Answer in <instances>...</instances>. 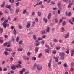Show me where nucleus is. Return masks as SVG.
<instances>
[{
  "label": "nucleus",
  "mask_w": 74,
  "mask_h": 74,
  "mask_svg": "<svg viewBox=\"0 0 74 74\" xmlns=\"http://www.w3.org/2000/svg\"><path fill=\"white\" fill-rule=\"evenodd\" d=\"M66 15L67 16H71V13L69 12L67 14V13L66 12Z\"/></svg>",
  "instance_id": "obj_15"
},
{
  "label": "nucleus",
  "mask_w": 74,
  "mask_h": 74,
  "mask_svg": "<svg viewBox=\"0 0 74 74\" xmlns=\"http://www.w3.org/2000/svg\"><path fill=\"white\" fill-rule=\"evenodd\" d=\"M35 25V22L34 21H33L32 23V27H34V26Z\"/></svg>",
  "instance_id": "obj_28"
},
{
  "label": "nucleus",
  "mask_w": 74,
  "mask_h": 74,
  "mask_svg": "<svg viewBox=\"0 0 74 74\" xmlns=\"http://www.w3.org/2000/svg\"><path fill=\"white\" fill-rule=\"evenodd\" d=\"M18 63L19 64H18V66L16 65V67H17V68H19V67H20V68H21L22 67V66H21V62L20 61H18Z\"/></svg>",
  "instance_id": "obj_2"
},
{
  "label": "nucleus",
  "mask_w": 74,
  "mask_h": 74,
  "mask_svg": "<svg viewBox=\"0 0 74 74\" xmlns=\"http://www.w3.org/2000/svg\"><path fill=\"white\" fill-rule=\"evenodd\" d=\"M61 29L62 30V32H64L65 30V29H64V28L63 27H62V28H61Z\"/></svg>",
  "instance_id": "obj_43"
},
{
  "label": "nucleus",
  "mask_w": 74,
  "mask_h": 74,
  "mask_svg": "<svg viewBox=\"0 0 74 74\" xmlns=\"http://www.w3.org/2000/svg\"><path fill=\"white\" fill-rule=\"evenodd\" d=\"M51 15H52L51 13L49 14L48 17V19H51Z\"/></svg>",
  "instance_id": "obj_12"
},
{
  "label": "nucleus",
  "mask_w": 74,
  "mask_h": 74,
  "mask_svg": "<svg viewBox=\"0 0 74 74\" xmlns=\"http://www.w3.org/2000/svg\"><path fill=\"white\" fill-rule=\"evenodd\" d=\"M23 41L22 40H20L19 41V44L20 45H22L23 44Z\"/></svg>",
  "instance_id": "obj_26"
},
{
  "label": "nucleus",
  "mask_w": 74,
  "mask_h": 74,
  "mask_svg": "<svg viewBox=\"0 0 74 74\" xmlns=\"http://www.w3.org/2000/svg\"><path fill=\"white\" fill-rule=\"evenodd\" d=\"M10 61H11V62H12L13 60V58L12 57L10 58Z\"/></svg>",
  "instance_id": "obj_48"
},
{
  "label": "nucleus",
  "mask_w": 74,
  "mask_h": 74,
  "mask_svg": "<svg viewBox=\"0 0 74 74\" xmlns=\"http://www.w3.org/2000/svg\"><path fill=\"white\" fill-rule=\"evenodd\" d=\"M69 33H68L66 35L65 37V38L66 39V38H69Z\"/></svg>",
  "instance_id": "obj_18"
},
{
  "label": "nucleus",
  "mask_w": 74,
  "mask_h": 74,
  "mask_svg": "<svg viewBox=\"0 0 74 74\" xmlns=\"http://www.w3.org/2000/svg\"><path fill=\"white\" fill-rule=\"evenodd\" d=\"M50 31V28L49 27H47V32L49 33Z\"/></svg>",
  "instance_id": "obj_17"
},
{
  "label": "nucleus",
  "mask_w": 74,
  "mask_h": 74,
  "mask_svg": "<svg viewBox=\"0 0 74 74\" xmlns=\"http://www.w3.org/2000/svg\"><path fill=\"white\" fill-rule=\"evenodd\" d=\"M32 15L33 16L35 15V12H32Z\"/></svg>",
  "instance_id": "obj_52"
},
{
  "label": "nucleus",
  "mask_w": 74,
  "mask_h": 74,
  "mask_svg": "<svg viewBox=\"0 0 74 74\" xmlns=\"http://www.w3.org/2000/svg\"><path fill=\"white\" fill-rule=\"evenodd\" d=\"M19 3L18 2L16 3V7H18L19 6Z\"/></svg>",
  "instance_id": "obj_46"
},
{
  "label": "nucleus",
  "mask_w": 74,
  "mask_h": 74,
  "mask_svg": "<svg viewBox=\"0 0 74 74\" xmlns=\"http://www.w3.org/2000/svg\"><path fill=\"white\" fill-rule=\"evenodd\" d=\"M19 8H18L17 9H16V13H17V14H18V12H19Z\"/></svg>",
  "instance_id": "obj_30"
},
{
  "label": "nucleus",
  "mask_w": 74,
  "mask_h": 74,
  "mask_svg": "<svg viewBox=\"0 0 74 74\" xmlns=\"http://www.w3.org/2000/svg\"><path fill=\"white\" fill-rule=\"evenodd\" d=\"M53 41L55 42H58V40L57 39H55L53 40Z\"/></svg>",
  "instance_id": "obj_37"
},
{
  "label": "nucleus",
  "mask_w": 74,
  "mask_h": 74,
  "mask_svg": "<svg viewBox=\"0 0 74 74\" xmlns=\"http://www.w3.org/2000/svg\"><path fill=\"white\" fill-rule=\"evenodd\" d=\"M19 28L20 29H22V26H21V25H19Z\"/></svg>",
  "instance_id": "obj_55"
},
{
  "label": "nucleus",
  "mask_w": 74,
  "mask_h": 74,
  "mask_svg": "<svg viewBox=\"0 0 74 74\" xmlns=\"http://www.w3.org/2000/svg\"><path fill=\"white\" fill-rule=\"evenodd\" d=\"M0 42L3 44V43H4V40H1L0 39Z\"/></svg>",
  "instance_id": "obj_38"
},
{
  "label": "nucleus",
  "mask_w": 74,
  "mask_h": 74,
  "mask_svg": "<svg viewBox=\"0 0 74 74\" xmlns=\"http://www.w3.org/2000/svg\"><path fill=\"white\" fill-rule=\"evenodd\" d=\"M36 67H37V64H34V66H33V68L34 69H36Z\"/></svg>",
  "instance_id": "obj_23"
},
{
  "label": "nucleus",
  "mask_w": 74,
  "mask_h": 74,
  "mask_svg": "<svg viewBox=\"0 0 74 74\" xmlns=\"http://www.w3.org/2000/svg\"><path fill=\"white\" fill-rule=\"evenodd\" d=\"M64 66L65 67H67V64L66 63H65L64 64Z\"/></svg>",
  "instance_id": "obj_45"
},
{
  "label": "nucleus",
  "mask_w": 74,
  "mask_h": 74,
  "mask_svg": "<svg viewBox=\"0 0 74 74\" xmlns=\"http://www.w3.org/2000/svg\"><path fill=\"white\" fill-rule=\"evenodd\" d=\"M41 55H42V53L39 54H38V57H39V58H40V57H41Z\"/></svg>",
  "instance_id": "obj_47"
},
{
  "label": "nucleus",
  "mask_w": 74,
  "mask_h": 74,
  "mask_svg": "<svg viewBox=\"0 0 74 74\" xmlns=\"http://www.w3.org/2000/svg\"><path fill=\"white\" fill-rule=\"evenodd\" d=\"M74 51L73 50H71V56H73V55H74Z\"/></svg>",
  "instance_id": "obj_21"
},
{
  "label": "nucleus",
  "mask_w": 74,
  "mask_h": 74,
  "mask_svg": "<svg viewBox=\"0 0 74 74\" xmlns=\"http://www.w3.org/2000/svg\"><path fill=\"white\" fill-rule=\"evenodd\" d=\"M69 21L70 22V23L71 24V25H73V22H72L71 21V20H69Z\"/></svg>",
  "instance_id": "obj_53"
},
{
  "label": "nucleus",
  "mask_w": 74,
  "mask_h": 74,
  "mask_svg": "<svg viewBox=\"0 0 74 74\" xmlns=\"http://www.w3.org/2000/svg\"><path fill=\"white\" fill-rule=\"evenodd\" d=\"M43 21H44L45 23H46L47 19H46V18H45L44 17L43 18Z\"/></svg>",
  "instance_id": "obj_41"
},
{
  "label": "nucleus",
  "mask_w": 74,
  "mask_h": 74,
  "mask_svg": "<svg viewBox=\"0 0 74 74\" xmlns=\"http://www.w3.org/2000/svg\"><path fill=\"white\" fill-rule=\"evenodd\" d=\"M51 62H52V61L51 60L50 61L48 64V66L49 67V69H51V68H50V67H51Z\"/></svg>",
  "instance_id": "obj_9"
},
{
  "label": "nucleus",
  "mask_w": 74,
  "mask_h": 74,
  "mask_svg": "<svg viewBox=\"0 0 74 74\" xmlns=\"http://www.w3.org/2000/svg\"><path fill=\"white\" fill-rule=\"evenodd\" d=\"M41 44H44V41L43 40L41 42Z\"/></svg>",
  "instance_id": "obj_57"
},
{
  "label": "nucleus",
  "mask_w": 74,
  "mask_h": 74,
  "mask_svg": "<svg viewBox=\"0 0 74 74\" xmlns=\"http://www.w3.org/2000/svg\"><path fill=\"white\" fill-rule=\"evenodd\" d=\"M5 38H7L8 37V36L7 35H5L4 36Z\"/></svg>",
  "instance_id": "obj_63"
},
{
  "label": "nucleus",
  "mask_w": 74,
  "mask_h": 74,
  "mask_svg": "<svg viewBox=\"0 0 74 74\" xmlns=\"http://www.w3.org/2000/svg\"><path fill=\"white\" fill-rule=\"evenodd\" d=\"M66 53L67 54H69L70 53V51H69V49H66Z\"/></svg>",
  "instance_id": "obj_24"
},
{
  "label": "nucleus",
  "mask_w": 74,
  "mask_h": 74,
  "mask_svg": "<svg viewBox=\"0 0 74 74\" xmlns=\"http://www.w3.org/2000/svg\"><path fill=\"white\" fill-rule=\"evenodd\" d=\"M4 53L5 55H9V54L7 51H5Z\"/></svg>",
  "instance_id": "obj_36"
},
{
  "label": "nucleus",
  "mask_w": 74,
  "mask_h": 74,
  "mask_svg": "<svg viewBox=\"0 0 74 74\" xmlns=\"http://www.w3.org/2000/svg\"><path fill=\"white\" fill-rule=\"evenodd\" d=\"M72 5V3H69L68 6V7L69 8H70L71 6Z\"/></svg>",
  "instance_id": "obj_20"
},
{
  "label": "nucleus",
  "mask_w": 74,
  "mask_h": 74,
  "mask_svg": "<svg viewBox=\"0 0 74 74\" xmlns=\"http://www.w3.org/2000/svg\"><path fill=\"white\" fill-rule=\"evenodd\" d=\"M39 48L38 47H36L35 48V52H38Z\"/></svg>",
  "instance_id": "obj_11"
},
{
  "label": "nucleus",
  "mask_w": 74,
  "mask_h": 74,
  "mask_svg": "<svg viewBox=\"0 0 74 74\" xmlns=\"http://www.w3.org/2000/svg\"><path fill=\"white\" fill-rule=\"evenodd\" d=\"M58 6L59 8L58 10L60 11H62V8L60 7V3H58Z\"/></svg>",
  "instance_id": "obj_7"
},
{
  "label": "nucleus",
  "mask_w": 74,
  "mask_h": 74,
  "mask_svg": "<svg viewBox=\"0 0 74 74\" xmlns=\"http://www.w3.org/2000/svg\"><path fill=\"white\" fill-rule=\"evenodd\" d=\"M13 34L14 35H16V31L15 29H14L13 31Z\"/></svg>",
  "instance_id": "obj_25"
},
{
  "label": "nucleus",
  "mask_w": 74,
  "mask_h": 74,
  "mask_svg": "<svg viewBox=\"0 0 74 74\" xmlns=\"http://www.w3.org/2000/svg\"><path fill=\"white\" fill-rule=\"evenodd\" d=\"M30 55H31V53L30 52H28V53H27V55H28V56H30Z\"/></svg>",
  "instance_id": "obj_39"
},
{
  "label": "nucleus",
  "mask_w": 74,
  "mask_h": 74,
  "mask_svg": "<svg viewBox=\"0 0 74 74\" xmlns=\"http://www.w3.org/2000/svg\"><path fill=\"white\" fill-rule=\"evenodd\" d=\"M42 66L39 65H38L37 66L36 69L37 70H38L39 71H41L42 70Z\"/></svg>",
  "instance_id": "obj_1"
},
{
  "label": "nucleus",
  "mask_w": 74,
  "mask_h": 74,
  "mask_svg": "<svg viewBox=\"0 0 74 74\" xmlns=\"http://www.w3.org/2000/svg\"><path fill=\"white\" fill-rule=\"evenodd\" d=\"M23 58L24 59H25V60H29V59H30V58L28 57V56H27L26 57V56H23Z\"/></svg>",
  "instance_id": "obj_4"
},
{
  "label": "nucleus",
  "mask_w": 74,
  "mask_h": 74,
  "mask_svg": "<svg viewBox=\"0 0 74 74\" xmlns=\"http://www.w3.org/2000/svg\"><path fill=\"white\" fill-rule=\"evenodd\" d=\"M38 16H41V12H38Z\"/></svg>",
  "instance_id": "obj_32"
},
{
  "label": "nucleus",
  "mask_w": 74,
  "mask_h": 74,
  "mask_svg": "<svg viewBox=\"0 0 74 74\" xmlns=\"http://www.w3.org/2000/svg\"><path fill=\"white\" fill-rule=\"evenodd\" d=\"M1 7H4V6H5V3L3 2L2 4L1 5Z\"/></svg>",
  "instance_id": "obj_16"
},
{
  "label": "nucleus",
  "mask_w": 74,
  "mask_h": 74,
  "mask_svg": "<svg viewBox=\"0 0 74 74\" xmlns=\"http://www.w3.org/2000/svg\"><path fill=\"white\" fill-rule=\"evenodd\" d=\"M18 19V18L17 17H16L13 20V21H16Z\"/></svg>",
  "instance_id": "obj_49"
},
{
  "label": "nucleus",
  "mask_w": 74,
  "mask_h": 74,
  "mask_svg": "<svg viewBox=\"0 0 74 74\" xmlns=\"http://www.w3.org/2000/svg\"><path fill=\"white\" fill-rule=\"evenodd\" d=\"M23 71V72H25V69L24 68H23L22 69V71Z\"/></svg>",
  "instance_id": "obj_58"
},
{
  "label": "nucleus",
  "mask_w": 74,
  "mask_h": 74,
  "mask_svg": "<svg viewBox=\"0 0 74 74\" xmlns=\"http://www.w3.org/2000/svg\"><path fill=\"white\" fill-rule=\"evenodd\" d=\"M33 38L34 40H36L37 39V38L36 37V36L34 35L33 36Z\"/></svg>",
  "instance_id": "obj_33"
},
{
  "label": "nucleus",
  "mask_w": 74,
  "mask_h": 74,
  "mask_svg": "<svg viewBox=\"0 0 74 74\" xmlns=\"http://www.w3.org/2000/svg\"><path fill=\"white\" fill-rule=\"evenodd\" d=\"M35 21H36V22H38V18H36L35 19Z\"/></svg>",
  "instance_id": "obj_50"
},
{
  "label": "nucleus",
  "mask_w": 74,
  "mask_h": 74,
  "mask_svg": "<svg viewBox=\"0 0 74 74\" xmlns=\"http://www.w3.org/2000/svg\"><path fill=\"white\" fill-rule=\"evenodd\" d=\"M33 61H36V58L35 57L33 56L32 59Z\"/></svg>",
  "instance_id": "obj_13"
},
{
  "label": "nucleus",
  "mask_w": 74,
  "mask_h": 74,
  "mask_svg": "<svg viewBox=\"0 0 74 74\" xmlns=\"http://www.w3.org/2000/svg\"><path fill=\"white\" fill-rule=\"evenodd\" d=\"M56 50H53L52 52L53 54H56Z\"/></svg>",
  "instance_id": "obj_35"
},
{
  "label": "nucleus",
  "mask_w": 74,
  "mask_h": 74,
  "mask_svg": "<svg viewBox=\"0 0 74 74\" xmlns=\"http://www.w3.org/2000/svg\"><path fill=\"white\" fill-rule=\"evenodd\" d=\"M23 50V49H17V51H20V52H22Z\"/></svg>",
  "instance_id": "obj_31"
},
{
  "label": "nucleus",
  "mask_w": 74,
  "mask_h": 74,
  "mask_svg": "<svg viewBox=\"0 0 74 74\" xmlns=\"http://www.w3.org/2000/svg\"><path fill=\"white\" fill-rule=\"evenodd\" d=\"M10 72L12 74H14V71L12 70Z\"/></svg>",
  "instance_id": "obj_62"
},
{
  "label": "nucleus",
  "mask_w": 74,
  "mask_h": 74,
  "mask_svg": "<svg viewBox=\"0 0 74 74\" xmlns=\"http://www.w3.org/2000/svg\"><path fill=\"white\" fill-rule=\"evenodd\" d=\"M8 22V20H5L4 21V23H3V26H4V27H5L6 26V23L7 22Z\"/></svg>",
  "instance_id": "obj_3"
},
{
  "label": "nucleus",
  "mask_w": 74,
  "mask_h": 74,
  "mask_svg": "<svg viewBox=\"0 0 74 74\" xmlns=\"http://www.w3.org/2000/svg\"><path fill=\"white\" fill-rule=\"evenodd\" d=\"M10 26L9 24H7V23H6V26H6V27H5V28H6V27H7V26L8 27V26Z\"/></svg>",
  "instance_id": "obj_54"
},
{
  "label": "nucleus",
  "mask_w": 74,
  "mask_h": 74,
  "mask_svg": "<svg viewBox=\"0 0 74 74\" xmlns=\"http://www.w3.org/2000/svg\"><path fill=\"white\" fill-rule=\"evenodd\" d=\"M19 40V37H17L16 39V41L17 42H18Z\"/></svg>",
  "instance_id": "obj_34"
},
{
  "label": "nucleus",
  "mask_w": 74,
  "mask_h": 74,
  "mask_svg": "<svg viewBox=\"0 0 74 74\" xmlns=\"http://www.w3.org/2000/svg\"><path fill=\"white\" fill-rule=\"evenodd\" d=\"M53 58L55 59V60L56 62H59V60H58V58L57 57H53Z\"/></svg>",
  "instance_id": "obj_8"
},
{
  "label": "nucleus",
  "mask_w": 74,
  "mask_h": 74,
  "mask_svg": "<svg viewBox=\"0 0 74 74\" xmlns=\"http://www.w3.org/2000/svg\"><path fill=\"white\" fill-rule=\"evenodd\" d=\"M42 38H45L46 37V36L43 35L42 36Z\"/></svg>",
  "instance_id": "obj_56"
},
{
  "label": "nucleus",
  "mask_w": 74,
  "mask_h": 74,
  "mask_svg": "<svg viewBox=\"0 0 74 74\" xmlns=\"http://www.w3.org/2000/svg\"><path fill=\"white\" fill-rule=\"evenodd\" d=\"M62 26H65L66 25V22L65 21H64L62 23Z\"/></svg>",
  "instance_id": "obj_42"
},
{
  "label": "nucleus",
  "mask_w": 74,
  "mask_h": 74,
  "mask_svg": "<svg viewBox=\"0 0 74 74\" xmlns=\"http://www.w3.org/2000/svg\"><path fill=\"white\" fill-rule=\"evenodd\" d=\"M42 39H43L42 38L39 37L37 39V40L38 41H41V40H42Z\"/></svg>",
  "instance_id": "obj_22"
},
{
  "label": "nucleus",
  "mask_w": 74,
  "mask_h": 74,
  "mask_svg": "<svg viewBox=\"0 0 74 74\" xmlns=\"http://www.w3.org/2000/svg\"><path fill=\"white\" fill-rule=\"evenodd\" d=\"M60 55L61 57H63V56L65 55V53L63 52H61L60 54Z\"/></svg>",
  "instance_id": "obj_5"
},
{
  "label": "nucleus",
  "mask_w": 74,
  "mask_h": 74,
  "mask_svg": "<svg viewBox=\"0 0 74 74\" xmlns=\"http://www.w3.org/2000/svg\"><path fill=\"white\" fill-rule=\"evenodd\" d=\"M60 10H58V14H60Z\"/></svg>",
  "instance_id": "obj_60"
},
{
  "label": "nucleus",
  "mask_w": 74,
  "mask_h": 74,
  "mask_svg": "<svg viewBox=\"0 0 74 74\" xmlns=\"http://www.w3.org/2000/svg\"><path fill=\"white\" fill-rule=\"evenodd\" d=\"M42 4V1H40V2H39L38 3H37L38 5H41Z\"/></svg>",
  "instance_id": "obj_27"
},
{
  "label": "nucleus",
  "mask_w": 74,
  "mask_h": 74,
  "mask_svg": "<svg viewBox=\"0 0 74 74\" xmlns=\"http://www.w3.org/2000/svg\"><path fill=\"white\" fill-rule=\"evenodd\" d=\"M35 41L36 42L35 45L36 47H38L40 45V42H38V40H36Z\"/></svg>",
  "instance_id": "obj_6"
},
{
  "label": "nucleus",
  "mask_w": 74,
  "mask_h": 74,
  "mask_svg": "<svg viewBox=\"0 0 74 74\" xmlns=\"http://www.w3.org/2000/svg\"><path fill=\"white\" fill-rule=\"evenodd\" d=\"M5 7L7 8H8L9 9H10L11 8V5H6V6H5Z\"/></svg>",
  "instance_id": "obj_19"
},
{
  "label": "nucleus",
  "mask_w": 74,
  "mask_h": 74,
  "mask_svg": "<svg viewBox=\"0 0 74 74\" xmlns=\"http://www.w3.org/2000/svg\"><path fill=\"white\" fill-rule=\"evenodd\" d=\"M11 68L12 70H15V69H16V68L15 67V66L14 65L13 66H11Z\"/></svg>",
  "instance_id": "obj_14"
},
{
  "label": "nucleus",
  "mask_w": 74,
  "mask_h": 74,
  "mask_svg": "<svg viewBox=\"0 0 74 74\" xmlns=\"http://www.w3.org/2000/svg\"><path fill=\"white\" fill-rule=\"evenodd\" d=\"M26 27L27 28H29L30 27V23H28L27 24Z\"/></svg>",
  "instance_id": "obj_10"
},
{
  "label": "nucleus",
  "mask_w": 74,
  "mask_h": 74,
  "mask_svg": "<svg viewBox=\"0 0 74 74\" xmlns=\"http://www.w3.org/2000/svg\"><path fill=\"white\" fill-rule=\"evenodd\" d=\"M56 49L57 50H59V49H60V47H56Z\"/></svg>",
  "instance_id": "obj_40"
},
{
  "label": "nucleus",
  "mask_w": 74,
  "mask_h": 74,
  "mask_svg": "<svg viewBox=\"0 0 74 74\" xmlns=\"http://www.w3.org/2000/svg\"><path fill=\"white\" fill-rule=\"evenodd\" d=\"M45 31H42V34H45Z\"/></svg>",
  "instance_id": "obj_59"
},
{
  "label": "nucleus",
  "mask_w": 74,
  "mask_h": 74,
  "mask_svg": "<svg viewBox=\"0 0 74 74\" xmlns=\"http://www.w3.org/2000/svg\"><path fill=\"white\" fill-rule=\"evenodd\" d=\"M26 10H24L23 11V14H26Z\"/></svg>",
  "instance_id": "obj_44"
},
{
  "label": "nucleus",
  "mask_w": 74,
  "mask_h": 74,
  "mask_svg": "<svg viewBox=\"0 0 74 74\" xmlns=\"http://www.w3.org/2000/svg\"><path fill=\"white\" fill-rule=\"evenodd\" d=\"M20 73L21 74H23V72L22 71H20Z\"/></svg>",
  "instance_id": "obj_61"
},
{
  "label": "nucleus",
  "mask_w": 74,
  "mask_h": 74,
  "mask_svg": "<svg viewBox=\"0 0 74 74\" xmlns=\"http://www.w3.org/2000/svg\"><path fill=\"white\" fill-rule=\"evenodd\" d=\"M7 68H4L3 69V71H7Z\"/></svg>",
  "instance_id": "obj_51"
},
{
  "label": "nucleus",
  "mask_w": 74,
  "mask_h": 74,
  "mask_svg": "<svg viewBox=\"0 0 74 74\" xmlns=\"http://www.w3.org/2000/svg\"><path fill=\"white\" fill-rule=\"evenodd\" d=\"M3 29L1 28H0V33H3Z\"/></svg>",
  "instance_id": "obj_29"
},
{
  "label": "nucleus",
  "mask_w": 74,
  "mask_h": 74,
  "mask_svg": "<svg viewBox=\"0 0 74 74\" xmlns=\"http://www.w3.org/2000/svg\"><path fill=\"white\" fill-rule=\"evenodd\" d=\"M62 63V62H58V65Z\"/></svg>",
  "instance_id": "obj_64"
}]
</instances>
